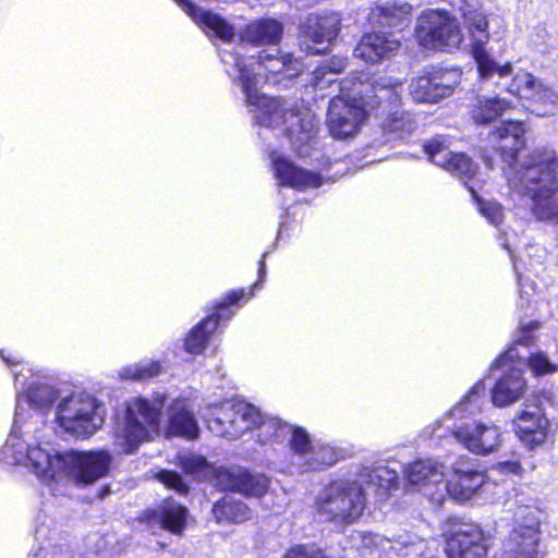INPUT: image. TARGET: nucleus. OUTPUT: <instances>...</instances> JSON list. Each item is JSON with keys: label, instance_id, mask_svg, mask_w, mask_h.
I'll list each match as a JSON object with an SVG mask.
<instances>
[{"label": "nucleus", "instance_id": "nucleus-55", "mask_svg": "<svg viewBox=\"0 0 558 558\" xmlns=\"http://www.w3.org/2000/svg\"><path fill=\"white\" fill-rule=\"evenodd\" d=\"M373 88H374V90H376V89L381 90V89H384V85L377 83L376 85L373 86Z\"/></svg>", "mask_w": 558, "mask_h": 558}, {"label": "nucleus", "instance_id": "nucleus-35", "mask_svg": "<svg viewBox=\"0 0 558 558\" xmlns=\"http://www.w3.org/2000/svg\"><path fill=\"white\" fill-rule=\"evenodd\" d=\"M236 410H239L240 420L243 423L248 425V430L259 427L266 428L267 430H272V433L268 437V441H276L278 438L277 429L280 427L279 422L275 421H263L262 414L259 410L251 403L247 402H234Z\"/></svg>", "mask_w": 558, "mask_h": 558}, {"label": "nucleus", "instance_id": "nucleus-58", "mask_svg": "<svg viewBox=\"0 0 558 558\" xmlns=\"http://www.w3.org/2000/svg\"><path fill=\"white\" fill-rule=\"evenodd\" d=\"M501 245H502L506 250H509V247H508V244H507V243L502 242V243H501Z\"/></svg>", "mask_w": 558, "mask_h": 558}, {"label": "nucleus", "instance_id": "nucleus-8", "mask_svg": "<svg viewBox=\"0 0 558 558\" xmlns=\"http://www.w3.org/2000/svg\"><path fill=\"white\" fill-rule=\"evenodd\" d=\"M251 292L248 290H230L213 307V312L199 320L184 338V350L191 354H201L221 322L229 320L233 315V305Z\"/></svg>", "mask_w": 558, "mask_h": 558}, {"label": "nucleus", "instance_id": "nucleus-54", "mask_svg": "<svg viewBox=\"0 0 558 558\" xmlns=\"http://www.w3.org/2000/svg\"><path fill=\"white\" fill-rule=\"evenodd\" d=\"M263 65L265 66V71L267 72V68H278L279 63H276L274 61L272 62L266 61ZM266 75L268 76L267 73H266Z\"/></svg>", "mask_w": 558, "mask_h": 558}, {"label": "nucleus", "instance_id": "nucleus-51", "mask_svg": "<svg viewBox=\"0 0 558 558\" xmlns=\"http://www.w3.org/2000/svg\"><path fill=\"white\" fill-rule=\"evenodd\" d=\"M513 262V267L515 269V272H517V276H518V286H519V294H520V305L523 306V303L526 302L527 304L530 303V299H529V292L527 291H524V283H523V279L521 277V275L517 271V265H515V262Z\"/></svg>", "mask_w": 558, "mask_h": 558}, {"label": "nucleus", "instance_id": "nucleus-49", "mask_svg": "<svg viewBox=\"0 0 558 558\" xmlns=\"http://www.w3.org/2000/svg\"><path fill=\"white\" fill-rule=\"evenodd\" d=\"M344 62L341 61V60H335V59H331L328 63L322 65L319 69H317L318 71L322 72V74H325V73H340L344 70Z\"/></svg>", "mask_w": 558, "mask_h": 558}, {"label": "nucleus", "instance_id": "nucleus-1", "mask_svg": "<svg viewBox=\"0 0 558 558\" xmlns=\"http://www.w3.org/2000/svg\"><path fill=\"white\" fill-rule=\"evenodd\" d=\"M497 149L513 170L509 186L527 197L533 215L538 220L558 221V158L551 150H535L515 168L518 153L525 146V126L519 121L504 122L498 132Z\"/></svg>", "mask_w": 558, "mask_h": 558}, {"label": "nucleus", "instance_id": "nucleus-40", "mask_svg": "<svg viewBox=\"0 0 558 558\" xmlns=\"http://www.w3.org/2000/svg\"><path fill=\"white\" fill-rule=\"evenodd\" d=\"M236 65L239 66V81L241 82L243 93L245 94L246 101L250 105L260 107L266 102L265 95L258 93L256 88V74L246 69V66L240 65L239 60H236Z\"/></svg>", "mask_w": 558, "mask_h": 558}, {"label": "nucleus", "instance_id": "nucleus-20", "mask_svg": "<svg viewBox=\"0 0 558 558\" xmlns=\"http://www.w3.org/2000/svg\"><path fill=\"white\" fill-rule=\"evenodd\" d=\"M487 539L478 525L462 523L457 526L446 541L448 558H481L487 553Z\"/></svg>", "mask_w": 558, "mask_h": 558}, {"label": "nucleus", "instance_id": "nucleus-48", "mask_svg": "<svg viewBox=\"0 0 558 558\" xmlns=\"http://www.w3.org/2000/svg\"><path fill=\"white\" fill-rule=\"evenodd\" d=\"M401 38L402 36H399V33H396L395 31L388 32L386 31V58L388 57L389 52L397 51L401 46Z\"/></svg>", "mask_w": 558, "mask_h": 558}, {"label": "nucleus", "instance_id": "nucleus-53", "mask_svg": "<svg viewBox=\"0 0 558 558\" xmlns=\"http://www.w3.org/2000/svg\"><path fill=\"white\" fill-rule=\"evenodd\" d=\"M373 471H374V470H371V469H369V468H367V466H363V468L360 470L359 474H360V476L368 477V478H369V480H368V482L371 483V482H372V472H373Z\"/></svg>", "mask_w": 558, "mask_h": 558}, {"label": "nucleus", "instance_id": "nucleus-56", "mask_svg": "<svg viewBox=\"0 0 558 558\" xmlns=\"http://www.w3.org/2000/svg\"><path fill=\"white\" fill-rule=\"evenodd\" d=\"M310 52H311V53H314V54H319V53H322L323 51H322V50H319V49H315V50H312V51H310Z\"/></svg>", "mask_w": 558, "mask_h": 558}, {"label": "nucleus", "instance_id": "nucleus-57", "mask_svg": "<svg viewBox=\"0 0 558 558\" xmlns=\"http://www.w3.org/2000/svg\"><path fill=\"white\" fill-rule=\"evenodd\" d=\"M108 492H109V487H106V488L104 489V493H102L101 495L104 496V495H105V494H107Z\"/></svg>", "mask_w": 558, "mask_h": 558}, {"label": "nucleus", "instance_id": "nucleus-30", "mask_svg": "<svg viewBox=\"0 0 558 558\" xmlns=\"http://www.w3.org/2000/svg\"><path fill=\"white\" fill-rule=\"evenodd\" d=\"M511 107L506 98L494 96H477L471 105V117L476 124H489L496 121Z\"/></svg>", "mask_w": 558, "mask_h": 558}, {"label": "nucleus", "instance_id": "nucleus-28", "mask_svg": "<svg viewBox=\"0 0 558 558\" xmlns=\"http://www.w3.org/2000/svg\"><path fill=\"white\" fill-rule=\"evenodd\" d=\"M283 34L281 22L264 17L247 23L241 33V39L253 46L277 45L280 43Z\"/></svg>", "mask_w": 558, "mask_h": 558}, {"label": "nucleus", "instance_id": "nucleus-18", "mask_svg": "<svg viewBox=\"0 0 558 558\" xmlns=\"http://www.w3.org/2000/svg\"><path fill=\"white\" fill-rule=\"evenodd\" d=\"M189 510L173 497L163 498L156 507L146 508L135 520L147 526L158 524L160 529L173 535H182L187 525Z\"/></svg>", "mask_w": 558, "mask_h": 558}, {"label": "nucleus", "instance_id": "nucleus-17", "mask_svg": "<svg viewBox=\"0 0 558 558\" xmlns=\"http://www.w3.org/2000/svg\"><path fill=\"white\" fill-rule=\"evenodd\" d=\"M402 82L386 77V99L389 100L386 117V143L408 138L416 129L414 114L401 108Z\"/></svg>", "mask_w": 558, "mask_h": 558}, {"label": "nucleus", "instance_id": "nucleus-39", "mask_svg": "<svg viewBox=\"0 0 558 558\" xmlns=\"http://www.w3.org/2000/svg\"><path fill=\"white\" fill-rule=\"evenodd\" d=\"M430 72L441 99L450 96L460 84L462 72L458 68H432Z\"/></svg>", "mask_w": 558, "mask_h": 558}, {"label": "nucleus", "instance_id": "nucleus-15", "mask_svg": "<svg viewBox=\"0 0 558 558\" xmlns=\"http://www.w3.org/2000/svg\"><path fill=\"white\" fill-rule=\"evenodd\" d=\"M213 480L218 490L238 493L247 498H262L270 487L267 475L241 466H218L213 472Z\"/></svg>", "mask_w": 558, "mask_h": 558}, {"label": "nucleus", "instance_id": "nucleus-5", "mask_svg": "<svg viewBox=\"0 0 558 558\" xmlns=\"http://www.w3.org/2000/svg\"><path fill=\"white\" fill-rule=\"evenodd\" d=\"M459 1L461 15L470 35L471 52L481 78L488 81L495 75L506 78L511 74L512 65L510 63L499 65L486 51L485 46L489 41L488 22L485 14L477 9L478 0Z\"/></svg>", "mask_w": 558, "mask_h": 558}, {"label": "nucleus", "instance_id": "nucleus-31", "mask_svg": "<svg viewBox=\"0 0 558 558\" xmlns=\"http://www.w3.org/2000/svg\"><path fill=\"white\" fill-rule=\"evenodd\" d=\"M210 423L219 427V434L229 438H239L248 430V425L239 416L234 402L221 405Z\"/></svg>", "mask_w": 558, "mask_h": 558}, {"label": "nucleus", "instance_id": "nucleus-4", "mask_svg": "<svg viewBox=\"0 0 558 558\" xmlns=\"http://www.w3.org/2000/svg\"><path fill=\"white\" fill-rule=\"evenodd\" d=\"M428 160L434 165L444 168L453 175L465 178L464 186L469 190L474 199L478 213L493 226L498 227L504 220V208L495 201H485L476 192L472 182L475 174V165L465 154H454L449 150L446 141L437 136L423 145Z\"/></svg>", "mask_w": 558, "mask_h": 558}, {"label": "nucleus", "instance_id": "nucleus-32", "mask_svg": "<svg viewBox=\"0 0 558 558\" xmlns=\"http://www.w3.org/2000/svg\"><path fill=\"white\" fill-rule=\"evenodd\" d=\"M354 54L366 63H380L384 59V35L379 32L365 33L356 44Z\"/></svg>", "mask_w": 558, "mask_h": 558}, {"label": "nucleus", "instance_id": "nucleus-12", "mask_svg": "<svg viewBox=\"0 0 558 558\" xmlns=\"http://www.w3.org/2000/svg\"><path fill=\"white\" fill-rule=\"evenodd\" d=\"M416 38L427 49H451L459 47L461 33L456 20L444 11L424 12L417 20Z\"/></svg>", "mask_w": 558, "mask_h": 558}, {"label": "nucleus", "instance_id": "nucleus-9", "mask_svg": "<svg viewBox=\"0 0 558 558\" xmlns=\"http://www.w3.org/2000/svg\"><path fill=\"white\" fill-rule=\"evenodd\" d=\"M341 82L340 94L329 100L327 109V125L330 135L336 140H347L354 136L367 118V111L356 97L344 94L350 89Z\"/></svg>", "mask_w": 558, "mask_h": 558}, {"label": "nucleus", "instance_id": "nucleus-11", "mask_svg": "<svg viewBox=\"0 0 558 558\" xmlns=\"http://www.w3.org/2000/svg\"><path fill=\"white\" fill-rule=\"evenodd\" d=\"M539 520L532 508L521 506L513 514V526L502 545L501 558H536Z\"/></svg>", "mask_w": 558, "mask_h": 558}, {"label": "nucleus", "instance_id": "nucleus-22", "mask_svg": "<svg viewBox=\"0 0 558 558\" xmlns=\"http://www.w3.org/2000/svg\"><path fill=\"white\" fill-rule=\"evenodd\" d=\"M166 433L172 437L185 440H196L199 437V426L187 398L178 397L170 401L167 408Z\"/></svg>", "mask_w": 558, "mask_h": 558}, {"label": "nucleus", "instance_id": "nucleus-2", "mask_svg": "<svg viewBox=\"0 0 558 558\" xmlns=\"http://www.w3.org/2000/svg\"><path fill=\"white\" fill-rule=\"evenodd\" d=\"M486 398V385L477 380L465 396L440 420L424 429L432 437L444 425L451 432L454 440L469 452L486 457L499 450L504 442V432L493 422L474 420L472 416L483 411Z\"/></svg>", "mask_w": 558, "mask_h": 558}, {"label": "nucleus", "instance_id": "nucleus-16", "mask_svg": "<svg viewBox=\"0 0 558 558\" xmlns=\"http://www.w3.org/2000/svg\"><path fill=\"white\" fill-rule=\"evenodd\" d=\"M549 425L543 408L536 403H523L512 418L515 436L529 450H534L545 442Z\"/></svg>", "mask_w": 558, "mask_h": 558}, {"label": "nucleus", "instance_id": "nucleus-45", "mask_svg": "<svg viewBox=\"0 0 558 558\" xmlns=\"http://www.w3.org/2000/svg\"><path fill=\"white\" fill-rule=\"evenodd\" d=\"M178 465L184 474L197 475L204 473L209 464L203 456H179Z\"/></svg>", "mask_w": 558, "mask_h": 558}, {"label": "nucleus", "instance_id": "nucleus-41", "mask_svg": "<svg viewBox=\"0 0 558 558\" xmlns=\"http://www.w3.org/2000/svg\"><path fill=\"white\" fill-rule=\"evenodd\" d=\"M162 371L159 361L150 360L145 363H138L123 369V377L132 381H148L157 377Z\"/></svg>", "mask_w": 558, "mask_h": 558}, {"label": "nucleus", "instance_id": "nucleus-13", "mask_svg": "<svg viewBox=\"0 0 558 558\" xmlns=\"http://www.w3.org/2000/svg\"><path fill=\"white\" fill-rule=\"evenodd\" d=\"M403 480L436 506L446 500L444 463L435 459H417L402 466Z\"/></svg>", "mask_w": 558, "mask_h": 558}, {"label": "nucleus", "instance_id": "nucleus-33", "mask_svg": "<svg viewBox=\"0 0 558 558\" xmlns=\"http://www.w3.org/2000/svg\"><path fill=\"white\" fill-rule=\"evenodd\" d=\"M266 61L279 63L278 68H267V74L280 76L279 80L293 78L301 74L300 62L291 53H278L276 56L259 52L257 63L264 64Z\"/></svg>", "mask_w": 558, "mask_h": 558}, {"label": "nucleus", "instance_id": "nucleus-34", "mask_svg": "<svg viewBox=\"0 0 558 558\" xmlns=\"http://www.w3.org/2000/svg\"><path fill=\"white\" fill-rule=\"evenodd\" d=\"M538 322H530L527 325H522L518 331L517 338L513 343L508 348L507 351L501 353L498 357H496L492 365V369H496L505 366L508 362L513 361L515 359H520V355L517 351L515 345H524L529 347L534 342L533 332L538 328Z\"/></svg>", "mask_w": 558, "mask_h": 558}, {"label": "nucleus", "instance_id": "nucleus-27", "mask_svg": "<svg viewBox=\"0 0 558 558\" xmlns=\"http://www.w3.org/2000/svg\"><path fill=\"white\" fill-rule=\"evenodd\" d=\"M180 5L193 21L204 28L207 35L213 32L216 38L225 43H231L234 39L235 31L232 24L219 13L211 10L199 9L192 0H173Z\"/></svg>", "mask_w": 558, "mask_h": 558}, {"label": "nucleus", "instance_id": "nucleus-36", "mask_svg": "<svg viewBox=\"0 0 558 558\" xmlns=\"http://www.w3.org/2000/svg\"><path fill=\"white\" fill-rule=\"evenodd\" d=\"M437 87L430 70L425 71L411 82L410 95L416 102H438L441 97Z\"/></svg>", "mask_w": 558, "mask_h": 558}, {"label": "nucleus", "instance_id": "nucleus-14", "mask_svg": "<svg viewBox=\"0 0 558 558\" xmlns=\"http://www.w3.org/2000/svg\"><path fill=\"white\" fill-rule=\"evenodd\" d=\"M507 90L527 101V110L537 117L555 114L558 110V95L543 82L527 72L517 73Z\"/></svg>", "mask_w": 558, "mask_h": 558}, {"label": "nucleus", "instance_id": "nucleus-21", "mask_svg": "<svg viewBox=\"0 0 558 558\" xmlns=\"http://www.w3.org/2000/svg\"><path fill=\"white\" fill-rule=\"evenodd\" d=\"M290 450L299 457H307L303 462L305 471H319L338 461L336 453L326 447L315 448L305 428L295 426L289 439Z\"/></svg>", "mask_w": 558, "mask_h": 558}, {"label": "nucleus", "instance_id": "nucleus-25", "mask_svg": "<svg viewBox=\"0 0 558 558\" xmlns=\"http://www.w3.org/2000/svg\"><path fill=\"white\" fill-rule=\"evenodd\" d=\"M527 389L523 371L509 367L489 390L490 402L495 408H507L521 400Z\"/></svg>", "mask_w": 558, "mask_h": 558}, {"label": "nucleus", "instance_id": "nucleus-7", "mask_svg": "<svg viewBox=\"0 0 558 558\" xmlns=\"http://www.w3.org/2000/svg\"><path fill=\"white\" fill-rule=\"evenodd\" d=\"M166 402L167 395L163 392H154L151 400L135 397L128 401L123 422L125 439L129 442H141L148 438L150 432H157Z\"/></svg>", "mask_w": 558, "mask_h": 558}, {"label": "nucleus", "instance_id": "nucleus-50", "mask_svg": "<svg viewBox=\"0 0 558 558\" xmlns=\"http://www.w3.org/2000/svg\"><path fill=\"white\" fill-rule=\"evenodd\" d=\"M386 490L396 488L398 486V482L400 481L398 471L386 465Z\"/></svg>", "mask_w": 558, "mask_h": 558}, {"label": "nucleus", "instance_id": "nucleus-42", "mask_svg": "<svg viewBox=\"0 0 558 558\" xmlns=\"http://www.w3.org/2000/svg\"><path fill=\"white\" fill-rule=\"evenodd\" d=\"M154 477L162 484L166 489L172 490L179 496L186 497L191 493L190 485L183 480L182 475L174 470L160 469Z\"/></svg>", "mask_w": 558, "mask_h": 558}, {"label": "nucleus", "instance_id": "nucleus-26", "mask_svg": "<svg viewBox=\"0 0 558 558\" xmlns=\"http://www.w3.org/2000/svg\"><path fill=\"white\" fill-rule=\"evenodd\" d=\"M275 178L281 186L298 191L319 187L323 183L320 174L298 167L291 160L276 156L271 162Z\"/></svg>", "mask_w": 558, "mask_h": 558}, {"label": "nucleus", "instance_id": "nucleus-6", "mask_svg": "<svg viewBox=\"0 0 558 558\" xmlns=\"http://www.w3.org/2000/svg\"><path fill=\"white\" fill-rule=\"evenodd\" d=\"M97 399L87 393H72L58 408L57 423L77 439H87L104 425L105 418L97 410Z\"/></svg>", "mask_w": 558, "mask_h": 558}, {"label": "nucleus", "instance_id": "nucleus-52", "mask_svg": "<svg viewBox=\"0 0 558 558\" xmlns=\"http://www.w3.org/2000/svg\"><path fill=\"white\" fill-rule=\"evenodd\" d=\"M352 85H353V86L359 85L357 90H356V96H359V98H360L361 100H363L364 102H367V101L365 100V98L367 97V89H366V88H363V87H364V85H365V83H363L361 80H357V81H353V82H352Z\"/></svg>", "mask_w": 558, "mask_h": 558}, {"label": "nucleus", "instance_id": "nucleus-47", "mask_svg": "<svg viewBox=\"0 0 558 558\" xmlns=\"http://www.w3.org/2000/svg\"><path fill=\"white\" fill-rule=\"evenodd\" d=\"M492 470L507 476L520 475L522 472V465L519 460H507L494 464Z\"/></svg>", "mask_w": 558, "mask_h": 558}, {"label": "nucleus", "instance_id": "nucleus-3", "mask_svg": "<svg viewBox=\"0 0 558 558\" xmlns=\"http://www.w3.org/2000/svg\"><path fill=\"white\" fill-rule=\"evenodd\" d=\"M367 507L365 488L357 480L328 481L313 501L314 515L323 523L344 529L360 521Z\"/></svg>", "mask_w": 558, "mask_h": 558}, {"label": "nucleus", "instance_id": "nucleus-46", "mask_svg": "<svg viewBox=\"0 0 558 558\" xmlns=\"http://www.w3.org/2000/svg\"><path fill=\"white\" fill-rule=\"evenodd\" d=\"M257 264H258V269H257V279H256V281L253 284L248 286V287L239 288L238 289V290H248L251 292V294L245 296V298H243V299H241L239 301V305H235L236 307L241 306L242 303L247 302L248 300H251L254 296V294H255V290L256 289H260L262 286H263V282H264L265 278H266V272H267V269H266V254L262 255V257L259 258Z\"/></svg>", "mask_w": 558, "mask_h": 558}, {"label": "nucleus", "instance_id": "nucleus-37", "mask_svg": "<svg viewBox=\"0 0 558 558\" xmlns=\"http://www.w3.org/2000/svg\"><path fill=\"white\" fill-rule=\"evenodd\" d=\"M27 459L29 460L33 472L41 480H53L56 477V470L53 462L64 463L61 454L51 457L46 451L35 448L27 451Z\"/></svg>", "mask_w": 558, "mask_h": 558}, {"label": "nucleus", "instance_id": "nucleus-43", "mask_svg": "<svg viewBox=\"0 0 558 558\" xmlns=\"http://www.w3.org/2000/svg\"><path fill=\"white\" fill-rule=\"evenodd\" d=\"M281 558H335L315 543L294 544L286 549Z\"/></svg>", "mask_w": 558, "mask_h": 558}, {"label": "nucleus", "instance_id": "nucleus-10", "mask_svg": "<svg viewBox=\"0 0 558 558\" xmlns=\"http://www.w3.org/2000/svg\"><path fill=\"white\" fill-rule=\"evenodd\" d=\"M539 520L532 508L521 506L513 514V526L502 545L501 558H536Z\"/></svg>", "mask_w": 558, "mask_h": 558}, {"label": "nucleus", "instance_id": "nucleus-38", "mask_svg": "<svg viewBox=\"0 0 558 558\" xmlns=\"http://www.w3.org/2000/svg\"><path fill=\"white\" fill-rule=\"evenodd\" d=\"M412 5L404 1L386 2V28L400 33L411 23Z\"/></svg>", "mask_w": 558, "mask_h": 558}, {"label": "nucleus", "instance_id": "nucleus-29", "mask_svg": "<svg viewBox=\"0 0 558 558\" xmlns=\"http://www.w3.org/2000/svg\"><path fill=\"white\" fill-rule=\"evenodd\" d=\"M211 513L216 523L223 525L242 524L252 518L248 505L231 496H222L216 500Z\"/></svg>", "mask_w": 558, "mask_h": 558}, {"label": "nucleus", "instance_id": "nucleus-24", "mask_svg": "<svg viewBox=\"0 0 558 558\" xmlns=\"http://www.w3.org/2000/svg\"><path fill=\"white\" fill-rule=\"evenodd\" d=\"M341 20L336 13H311L299 26V37L303 44L332 41L340 33Z\"/></svg>", "mask_w": 558, "mask_h": 558}, {"label": "nucleus", "instance_id": "nucleus-23", "mask_svg": "<svg viewBox=\"0 0 558 558\" xmlns=\"http://www.w3.org/2000/svg\"><path fill=\"white\" fill-rule=\"evenodd\" d=\"M72 463L75 483L90 485L109 474L112 457L107 450L75 452Z\"/></svg>", "mask_w": 558, "mask_h": 558}, {"label": "nucleus", "instance_id": "nucleus-44", "mask_svg": "<svg viewBox=\"0 0 558 558\" xmlns=\"http://www.w3.org/2000/svg\"><path fill=\"white\" fill-rule=\"evenodd\" d=\"M527 365L536 376L553 374L558 371V365L553 363L545 352L537 351L527 357Z\"/></svg>", "mask_w": 558, "mask_h": 558}, {"label": "nucleus", "instance_id": "nucleus-19", "mask_svg": "<svg viewBox=\"0 0 558 558\" xmlns=\"http://www.w3.org/2000/svg\"><path fill=\"white\" fill-rule=\"evenodd\" d=\"M452 473L446 480V498L457 501L471 499L485 483V474L477 469L474 461L466 457L459 458L452 464Z\"/></svg>", "mask_w": 558, "mask_h": 558}]
</instances>
